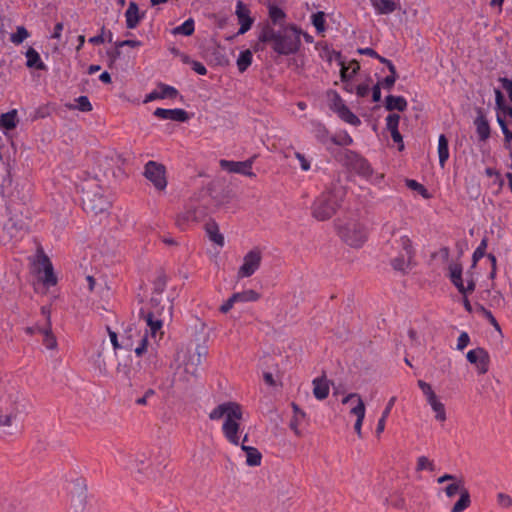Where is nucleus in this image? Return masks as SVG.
Masks as SVG:
<instances>
[{
    "instance_id": "1",
    "label": "nucleus",
    "mask_w": 512,
    "mask_h": 512,
    "mask_svg": "<svg viewBox=\"0 0 512 512\" xmlns=\"http://www.w3.org/2000/svg\"><path fill=\"white\" fill-rule=\"evenodd\" d=\"M257 39L256 50H259L260 45L263 44L269 45L278 55H292L297 53L301 47V29L293 24L276 29L270 23H265L261 27Z\"/></svg>"
},
{
    "instance_id": "2",
    "label": "nucleus",
    "mask_w": 512,
    "mask_h": 512,
    "mask_svg": "<svg viewBox=\"0 0 512 512\" xmlns=\"http://www.w3.org/2000/svg\"><path fill=\"white\" fill-rule=\"evenodd\" d=\"M122 346L126 350H133L136 357L144 360V370L151 372L157 366V357L154 347L149 343L148 331L142 333L135 323H131L121 335Z\"/></svg>"
},
{
    "instance_id": "3",
    "label": "nucleus",
    "mask_w": 512,
    "mask_h": 512,
    "mask_svg": "<svg viewBox=\"0 0 512 512\" xmlns=\"http://www.w3.org/2000/svg\"><path fill=\"white\" fill-rule=\"evenodd\" d=\"M161 304V299L157 296H152L150 300L151 309L147 312L141 309L139 312V321L145 324V331H148V337L157 342L163 336V322L164 319L171 316L172 306L169 302L165 305Z\"/></svg>"
},
{
    "instance_id": "4",
    "label": "nucleus",
    "mask_w": 512,
    "mask_h": 512,
    "mask_svg": "<svg viewBox=\"0 0 512 512\" xmlns=\"http://www.w3.org/2000/svg\"><path fill=\"white\" fill-rule=\"evenodd\" d=\"M167 461V452L160 447H154L136 454L135 467L139 474L156 480L161 474V468L167 466Z\"/></svg>"
},
{
    "instance_id": "5",
    "label": "nucleus",
    "mask_w": 512,
    "mask_h": 512,
    "mask_svg": "<svg viewBox=\"0 0 512 512\" xmlns=\"http://www.w3.org/2000/svg\"><path fill=\"white\" fill-rule=\"evenodd\" d=\"M344 192L341 187H329L314 200L312 216L318 221L330 219L340 207Z\"/></svg>"
},
{
    "instance_id": "6",
    "label": "nucleus",
    "mask_w": 512,
    "mask_h": 512,
    "mask_svg": "<svg viewBox=\"0 0 512 512\" xmlns=\"http://www.w3.org/2000/svg\"><path fill=\"white\" fill-rule=\"evenodd\" d=\"M84 210L92 215L107 213L112 202L105 191L96 183H86L82 188Z\"/></svg>"
},
{
    "instance_id": "7",
    "label": "nucleus",
    "mask_w": 512,
    "mask_h": 512,
    "mask_svg": "<svg viewBox=\"0 0 512 512\" xmlns=\"http://www.w3.org/2000/svg\"><path fill=\"white\" fill-rule=\"evenodd\" d=\"M7 220L3 224L4 232L11 240L22 239L29 230L28 216L25 215L28 211L18 209L16 206H6L5 208Z\"/></svg>"
},
{
    "instance_id": "8",
    "label": "nucleus",
    "mask_w": 512,
    "mask_h": 512,
    "mask_svg": "<svg viewBox=\"0 0 512 512\" xmlns=\"http://www.w3.org/2000/svg\"><path fill=\"white\" fill-rule=\"evenodd\" d=\"M338 235L348 246L360 248L367 241L368 229L358 220H349L338 226Z\"/></svg>"
},
{
    "instance_id": "9",
    "label": "nucleus",
    "mask_w": 512,
    "mask_h": 512,
    "mask_svg": "<svg viewBox=\"0 0 512 512\" xmlns=\"http://www.w3.org/2000/svg\"><path fill=\"white\" fill-rule=\"evenodd\" d=\"M244 420L241 405L236 402H226V439L234 444H239L238 433L241 430V423Z\"/></svg>"
},
{
    "instance_id": "10",
    "label": "nucleus",
    "mask_w": 512,
    "mask_h": 512,
    "mask_svg": "<svg viewBox=\"0 0 512 512\" xmlns=\"http://www.w3.org/2000/svg\"><path fill=\"white\" fill-rule=\"evenodd\" d=\"M207 355L205 346L197 345L194 349L182 350L177 353L176 361L183 366L186 374L197 376L202 359Z\"/></svg>"
},
{
    "instance_id": "11",
    "label": "nucleus",
    "mask_w": 512,
    "mask_h": 512,
    "mask_svg": "<svg viewBox=\"0 0 512 512\" xmlns=\"http://www.w3.org/2000/svg\"><path fill=\"white\" fill-rule=\"evenodd\" d=\"M204 230L209 241H211L215 245L213 248L208 249L207 253L210 259L219 267V248H221L224 245V236L220 232L219 224L213 219H209L205 223Z\"/></svg>"
},
{
    "instance_id": "12",
    "label": "nucleus",
    "mask_w": 512,
    "mask_h": 512,
    "mask_svg": "<svg viewBox=\"0 0 512 512\" xmlns=\"http://www.w3.org/2000/svg\"><path fill=\"white\" fill-rule=\"evenodd\" d=\"M2 193L8 197L6 206L14 205L18 207V209L28 211L27 204L31 198L29 184L25 183L21 186L17 184L12 191H9L6 185H2Z\"/></svg>"
},
{
    "instance_id": "13",
    "label": "nucleus",
    "mask_w": 512,
    "mask_h": 512,
    "mask_svg": "<svg viewBox=\"0 0 512 512\" xmlns=\"http://www.w3.org/2000/svg\"><path fill=\"white\" fill-rule=\"evenodd\" d=\"M417 385L421 389L427 403L430 405L432 411L434 412L435 419L439 422H445L447 419L445 405L440 401L432 389V386L423 380H418Z\"/></svg>"
},
{
    "instance_id": "14",
    "label": "nucleus",
    "mask_w": 512,
    "mask_h": 512,
    "mask_svg": "<svg viewBox=\"0 0 512 512\" xmlns=\"http://www.w3.org/2000/svg\"><path fill=\"white\" fill-rule=\"evenodd\" d=\"M262 262V252L258 248H253L247 252L241 266L237 271V279L251 277L259 268Z\"/></svg>"
},
{
    "instance_id": "15",
    "label": "nucleus",
    "mask_w": 512,
    "mask_h": 512,
    "mask_svg": "<svg viewBox=\"0 0 512 512\" xmlns=\"http://www.w3.org/2000/svg\"><path fill=\"white\" fill-rule=\"evenodd\" d=\"M144 176L159 190H165L167 186L166 167L155 161H148L144 167Z\"/></svg>"
},
{
    "instance_id": "16",
    "label": "nucleus",
    "mask_w": 512,
    "mask_h": 512,
    "mask_svg": "<svg viewBox=\"0 0 512 512\" xmlns=\"http://www.w3.org/2000/svg\"><path fill=\"white\" fill-rule=\"evenodd\" d=\"M354 401L355 405H353L350 409V414L356 416V422L354 424V430L357 433L358 437H362V425L365 418L366 407L358 393H349L342 399V404H348Z\"/></svg>"
},
{
    "instance_id": "17",
    "label": "nucleus",
    "mask_w": 512,
    "mask_h": 512,
    "mask_svg": "<svg viewBox=\"0 0 512 512\" xmlns=\"http://www.w3.org/2000/svg\"><path fill=\"white\" fill-rule=\"evenodd\" d=\"M205 209L200 206H190L178 215L176 224L181 229H186L190 224L198 223L204 219Z\"/></svg>"
},
{
    "instance_id": "18",
    "label": "nucleus",
    "mask_w": 512,
    "mask_h": 512,
    "mask_svg": "<svg viewBox=\"0 0 512 512\" xmlns=\"http://www.w3.org/2000/svg\"><path fill=\"white\" fill-rule=\"evenodd\" d=\"M37 264L39 265V269L42 268L43 270V276L41 277L43 284L47 287L56 285L57 277L54 274L52 263L41 248L37 250ZM40 272L39 270V273Z\"/></svg>"
},
{
    "instance_id": "19",
    "label": "nucleus",
    "mask_w": 512,
    "mask_h": 512,
    "mask_svg": "<svg viewBox=\"0 0 512 512\" xmlns=\"http://www.w3.org/2000/svg\"><path fill=\"white\" fill-rule=\"evenodd\" d=\"M317 49H321L319 55L321 58L325 59L328 62L337 61L340 69V76L342 82H345L348 78V68L346 67V63L342 59V54L339 51H335L331 49L327 44L318 43L316 45Z\"/></svg>"
},
{
    "instance_id": "20",
    "label": "nucleus",
    "mask_w": 512,
    "mask_h": 512,
    "mask_svg": "<svg viewBox=\"0 0 512 512\" xmlns=\"http://www.w3.org/2000/svg\"><path fill=\"white\" fill-rule=\"evenodd\" d=\"M467 360L474 364L479 374H485L489 370V354L483 348H476L468 351Z\"/></svg>"
},
{
    "instance_id": "21",
    "label": "nucleus",
    "mask_w": 512,
    "mask_h": 512,
    "mask_svg": "<svg viewBox=\"0 0 512 512\" xmlns=\"http://www.w3.org/2000/svg\"><path fill=\"white\" fill-rule=\"evenodd\" d=\"M256 155L245 161H227L226 160V172L237 173L247 177H255L252 166L256 159Z\"/></svg>"
},
{
    "instance_id": "22",
    "label": "nucleus",
    "mask_w": 512,
    "mask_h": 512,
    "mask_svg": "<svg viewBox=\"0 0 512 512\" xmlns=\"http://www.w3.org/2000/svg\"><path fill=\"white\" fill-rule=\"evenodd\" d=\"M235 14L238 19V23L240 28L237 32V35L245 34L254 23V19L250 16V10L247 5H245L242 1H238L236 4Z\"/></svg>"
},
{
    "instance_id": "23",
    "label": "nucleus",
    "mask_w": 512,
    "mask_h": 512,
    "mask_svg": "<svg viewBox=\"0 0 512 512\" xmlns=\"http://www.w3.org/2000/svg\"><path fill=\"white\" fill-rule=\"evenodd\" d=\"M261 298L260 293L253 289L243 290L234 293L229 299L226 300V313L238 303L256 302Z\"/></svg>"
},
{
    "instance_id": "24",
    "label": "nucleus",
    "mask_w": 512,
    "mask_h": 512,
    "mask_svg": "<svg viewBox=\"0 0 512 512\" xmlns=\"http://www.w3.org/2000/svg\"><path fill=\"white\" fill-rule=\"evenodd\" d=\"M154 116L163 120H172L177 122H186L189 119L188 113L184 109H164L157 108L154 111Z\"/></svg>"
},
{
    "instance_id": "25",
    "label": "nucleus",
    "mask_w": 512,
    "mask_h": 512,
    "mask_svg": "<svg viewBox=\"0 0 512 512\" xmlns=\"http://www.w3.org/2000/svg\"><path fill=\"white\" fill-rule=\"evenodd\" d=\"M113 170V159L109 157H101L98 158L96 162V167L94 168V176L96 179L100 180L102 178H108L109 176H114Z\"/></svg>"
},
{
    "instance_id": "26",
    "label": "nucleus",
    "mask_w": 512,
    "mask_h": 512,
    "mask_svg": "<svg viewBox=\"0 0 512 512\" xmlns=\"http://www.w3.org/2000/svg\"><path fill=\"white\" fill-rule=\"evenodd\" d=\"M377 15H388L400 7L399 0H369Z\"/></svg>"
},
{
    "instance_id": "27",
    "label": "nucleus",
    "mask_w": 512,
    "mask_h": 512,
    "mask_svg": "<svg viewBox=\"0 0 512 512\" xmlns=\"http://www.w3.org/2000/svg\"><path fill=\"white\" fill-rule=\"evenodd\" d=\"M247 439H248V435L245 434L243 441H242V445H241V449L245 453L246 464L248 466H252V467L259 466L261 464L262 455L258 451L257 448L251 447V446H246L244 444L247 441Z\"/></svg>"
},
{
    "instance_id": "28",
    "label": "nucleus",
    "mask_w": 512,
    "mask_h": 512,
    "mask_svg": "<svg viewBox=\"0 0 512 512\" xmlns=\"http://www.w3.org/2000/svg\"><path fill=\"white\" fill-rule=\"evenodd\" d=\"M313 395L317 400H324L328 397L330 386L326 377H318L312 381Z\"/></svg>"
},
{
    "instance_id": "29",
    "label": "nucleus",
    "mask_w": 512,
    "mask_h": 512,
    "mask_svg": "<svg viewBox=\"0 0 512 512\" xmlns=\"http://www.w3.org/2000/svg\"><path fill=\"white\" fill-rule=\"evenodd\" d=\"M142 17L143 14H140L137 3L130 2L125 12L126 27L128 29L136 28Z\"/></svg>"
},
{
    "instance_id": "30",
    "label": "nucleus",
    "mask_w": 512,
    "mask_h": 512,
    "mask_svg": "<svg viewBox=\"0 0 512 512\" xmlns=\"http://www.w3.org/2000/svg\"><path fill=\"white\" fill-rule=\"evenodd\" d=\"M449 276L451 282L460 293L465 294V286L462 280V267L460 264L452 263L449 265Z\"/></svg>"
},
{
    "instance_id": "31",
    "label": "nucleus",
    "mask_w": 512,
    "mask_h": 512,
    "mask_svg": "<svg viewBox=\"0 0 512 512\" xmlns=\"http://www.w3.org/2000/svg\"><path fill=\"white\" fill-rule=\"evenodd\" d=\"M27 58L26 66L37 70H47V66L41 60L39 53L33 48L29 47L25 53Z\"/></svg>"
},
{
    "instance_id": "32",
    "label": "nucleus",
    "mask_w": 512,
    "mask_h": 512,
    "mask_svg": "<svg viewBox=\"0 0 512 512\" xmlns=\"http://www.w3.org/2000/svg\"><path fill=\"white\" fill-rule=\"evenodd\" d=\"M408 103L403 96L388 95L385 100V108L388 111L397 110L403 112L407 109Z\"/></svg>"
},
{
    "instance_id": "33",
    "label": "nucleus",
    "mask_w": 512,
    "mask_h": 512,
    "mask_svg": "<svg viewBox=\"0 0 512 512\" xmlns=\"http://www.w3.org/2000/svg\"><path fill=\"white\" fill-rule=\"evenodd\" d=\"M438 156H439V165L444 168L447 160L449 159V146L448 139L444 134H441L438 138Z\"/></svg>"
},
{
    "instance_id": "34",
    "label": "nucleus",
    "mask_w": 512,
    "mask_h": 512,
    "mask_svg": "<svg viewBox=\"0 0 512 512\" xmlns=\"http://www.w3.org/2000/svg\"><path fill=\"white\" fill-rule=\"evenodd\" d=\"M475 125L479 139L482 141L487 140L490 137V126L487 119L480 115L476 118Z\"/></svg>"
},
{
    "instance_id": "35",
    "label": "nucleus",
    "mask_w": 512,
    "mask_h": 512,
    "mask_svg": "<svg viewBox=\"0 0 512 512\" xmlns=\"http://www.w3.org/2000/svg\"><path fill=\"white\" fill-rule=\"evenodd\" d=\"M353 169L363 177H369L372 174V168L368 161L360 156H355Z\"/></svg>"
},
{
    "instance_id": "36",
    "label": "nucleus",
    "mask_w": 512,
    "mask_h": 512,
    "mask_svg": "<svg viewBox=\"0 0 512 512\" xmlns=\"http://www.w3.org/2000/svg\"><path fill=\"white\" fill-rule=\"evenodd\" d=\"M206 58L208 61L214 65L221 66L224 61V54L222 53V48L220 46H210L206 50Z\"/></svg>"
},
{
    "instance_id": "37",
    "label": "nucleus",
    "mask_w": 512,
    "mask_h": 512,
    "mask_svg": "<svg viewBox=\"0 0 512 512\" xmlns=\"http://www.w3.org/2000/svg\"><path fill=\"white\" fill-rule=\"evenodd\" d=\"M395 402H396V397L395 396L391 397L388 400L387 405H386L384 411L382 412L381 418L378 420V424H377V427H376V434L377 435H380L384 431L386 419L388 418V416H389L393 406L395 405Z\"/></svg>"
},
{
    "instance_id": "38",
    "label": "nucleus",
    "mask_w": 512,
    "mask_h": 512,
    "mask_svg": "<svg viewBox=\"0 0 512 512\" xmlns=\"http://www.w3.org/2000/svg\"><path fill=\"white\" fill-rule=\"evenodd\" d=\"M17 111L11 110L7 113H3L0 117V127L7 130L14 129L17 125Z\"/></svg>"
},
{
    "instance_id": "39",
    "label": "nucleus",
    "mask_w": 512,
    "mask_h": 512,
    "mask_svg": "<svg viewBox=\"0 0 512 512\" xmlns=\"http://www.w3.org/2000/svg\"><path fill=\"white\" fill-rule=\"evenodd\" d=\"M471 504L470 494L467 489H462L460 498L454 504L451 509V512H463L466 510Z\"/></svg>"
},
{
    "instance_id": "40",
    "label": "nucleus",
    "mask_w": 512,
    "mask_h": 512,
    "mask_svg": "<svg viewBox=\"0 0 512 512\" xmlns=\"http://www.w3.org/2000/svg\"><path fill=\"white\" fill-rule=\"evenodd\" d=\"M338 116L346 123L359 126L361 124V120L356 116L347 106L341 107V111L337 113Z\"/></svg>"
},
{
    "instance_id": "41",
    "label": "nucleus",
    "mask_w": 512,
    "mask_h": 512,
    "mask_svg": "<svg viewBox=\"0 0 512 512\" xmlns=\"http://www.w3.org/2000/svg\"><path fill=\"white\" fill-rule=\"evenodd\" d=\"M38 332L43 334V343L46 346L47 349H56L57 347V340L56 337L53 335L51 327H44L39 328Z\"/></svg>"
},
{
    "instance_id": "42",
    "label": "nucleus",
    "mask_w": 512,
    "mask_h": 512,
    "mask_svg": "<svg viewBox=\"0 0 512 512\" xmlns=\"http://www.w3.org/2000/svg\"><path fill=\"white\" fill-rule=\"evenodd\" d=\"M252 58H253V55L250 50H244V51L240 52V54L237 58V67L241 73L246 71L247 68L251 65Z\"/></svg>"
},
{
    "instance_id": "43",
    "label": "nucleus",
    "mask_w": 512,
    "mask_h": 512,
    "mask_svg": "<svg viewBox=\"0 0 512 512\" xmlns=\"http://www.w3.org/2000/svg\"><path fill=\"white\" fill-rule=\"evenodd\" d=\"M194 20L187 19L182 25L173 28L172 34L190 36L194 33Z\"/></svg>"
},
{
    "instance_id": "44",
    "label": "nucleus",
    "mask_w": 512,
    "mask_h": 512,
    "mask_svg": "<svg viewBox=\"0 0 512 512\" xmlns=\"http://www.w3.org/2000/svg\"><path fill=\"white\" fill-rule=\"evenodd\" d=\"M116 373L120 377L131 381L136 377L137 371L134 367H128L126 364L118 363Z\"/></svg>"
},
{
    "instance_id": "45",
    "label": "nucleus",
    "mask_w": 512,
    "mask_h": 512,
    "mask_svg": "<svg viewBox=\"0 0 512 512\" xmlns=\"http://www.w3.org/2000/svg\"><path fill=\"white\" fill-rule=\"evenodd\" d=\"M294 416L290 422V428L297 434L300 435L298 426L300 422L304 419L305 413L299 409V407L293 404Z\"/></svg>"
},
{
    "instance_id": "46",
    "label": "nucleus",
    "mask_w": 512,
    "mask_h": 512,
    "mask_svg": "<svg viewBox=\"0 0 512 512\" xmlns=\"http://www.w3.org/2000/svg\"><path fill=\"white\" fill-rule=\"evenodd\" d=\"M312 24L317 30L318 33H324L325 32V14L324 12H317L314 13L311 17Z\"/></svg>"
},
{
    "instance_id": "47",
    "label": "nucleus",
    "mask_w": 512,
    "mask_h": 512,
    "mask_svg": "<svg viewBox=\"0 0 512 512\" xmlns=\"http://www.w3.org/2000/svg\"><path fill=\"white\" fill-rule=\"evenodd\" d=\"M29 37V32L24 26H18L16 33L11 34L10 41L16 45L21 44Z\"/></svg>"
},
{
    "instance_id": "48",
    "label": "nucleus",
    "mask_w": 512,
    "mask_h": 512,
    "mask_svg": "<svg viewBox=\"0 0 512 512\" xmlns=\"http://www.w3.org/2000/svg\"><path fill=\"white\" fill-rule=\"evenodd\" d=\"M487 246H488V240H487V238H483L481 240L479 246L473 252V255H472L473 265H476L477 262L485 256Z\"/></svg>"
},
{
    "instance_id": "49",
    "label": "nucleus",
    "mask_w": 512,
    "mask_h": 512,
    "mask_svg": "<svg viewBox=\"0 0 512 512\" xmlns=\"http://www.w3.org/2000/svg\"><path fill=\"white\" fill-rule=\"evenodd\" d=\"M330 95H331L330 108L335 113H339L341 111V107H345L346 104L344 103L343 99L336 91H331Z\"/></svg>"
},
{
    "instance_id": "50",
    "label": "nucleus",
    "mask_w": 512,
    "mask_h": 512,
    "mask_svg": "<svg viewBox=\"0 0 512 512\" xmlns=\"http://www.w3.org/2000/svg\"><path fill=\"white\" fill-rule=\"evenodd\" d=\"M411 259H409L405 254H400L398 257L394 258L391 261V265L395 270L398 271H405V269L408 267V264Z\"/></svg>"
},
{
    "instance_id": "51",
    "label": "nucleus",
    "mask_w": 512,
    "mask_h": 512,
    "mask_svg": "<svg viewBox=\"0 0 512 512\" xmlns=\"http://www.w3.org/2000/svg\"><path fill=\"white\" fill-rule=\"evenodd\" d=\"M436 466L433 461L429 460L426 456H420L417 459L416 470L417 471H435Z\"/></svg>"
},
{
    "instance_id": "52",
    "label": "nucleus",
    "mask_w": 512,
    "mask_h": 512,
    "mask_svg": "<svg viewBox=\"0 0 512 512\" xmlns=\"http://www.w3.org/2000/svg\"><path fill=\"white\" fill-rule=\"evenodd\" d=\"M285 13L284 11L277 7V6H270L269 7V18L272 21L273 24H277L285 19Z\"/></svg>"
},
{
    "instance_id": "53",
    "label": "nucleus",
    "mask_w": 512,
    "mask_h": 512,
    "mask_svg": "<svg viewBox=\"0 0 512 512\" xmlns=\"http://www.w3.org/2000/svg\"><path fill=\"white\" fill-rule=\"evenodd\" d=\"M462 489H465L462 485V482L460 480H456L445 488V493L448 498L454 497L457 493L461 495Z\"/></svg>"
},
{
    "instance_id": "54",
    "label": "nucleus",
    "mask_w": 512,
    "mask_h": 512,
    "mask_svg": "<svg viewBox=\"0 0 512 512\" xmlns=\"http://www.w3.org/2000/svg\"><path fill=\"white\" fill-rule=\"evenodd\" d=\"M158 88L160 89L159 96L161 97V99H164V98H175L178 95V91L174 87H172V86L160 83L158 85Z\"/></svg>"
},
{
    "instance_id": "55",
    "label": "nucleus",
    "mask_w": 512,
    "mask_h": 512,
    "mask_svg": "<svg viewBox=\"0 0 512 512\" xmlns=\"http://www.w3.org/2000/svg\"><path fill=\"white\" fill-rule=\"evenodd\" d=\"M312 125L316 138L321 142H325L328 138V130L326 127L320 122H312Z\"/></svg>"
},
{
    "instance_id": "56",
    "label": "nucleus",
    "mask_w": 512,
    "mask_h": 512,
    "mask_svg": "<svg viewBox=\"0 0 512 512\" xmlns=\"http://www.w3.org/2000/svg\"><path fill=\"white\" fill-rule=\"evenodd\" d=\"M495 98L497 107L504 113L512 117V107L505 105L504 97L500 90H495Z\"/></svg>"
},
{
    "instance_id": "57",
    "label": "nucleus",
    "mask_w": 512,
    "mask_h": 512,
    "mask_svg": "<svg viewBox=\"0 0 512 512\" xmlns=\"http://www.w3.org/2000/svg\"><path fill=\"white\" fill-rule=\"evenodd\" d=\"M400 122V116L396 113H391L386 117V128L388 131L397 130Z\"/></svg>"
},
{
    "instance_id": "58",
    "label": "nucleus",
    "mask_w": 512,
    "mask_h": 512,
    "mask_svg": "<svg viewBox=\"0 0 512 512\" xmlns=\"http://www.w3.org/2000/svg\"><path fill=\"white\" fill-rule=\"evenodd\" d=\"M400 243H401V246L403 249L402 254H405L409 259H411L413 256V250H412L411 240L409 239V237L402 236L400 238Z\"/></svg>"
},
{
    "instance_id": "59",
    "label": "nucleus",
    "mask_w": 512,
    "mask_h": 512,
    "mask_svg": "<svg viewBox=\"0 0 512 512\" xmlns=\"http://www.w3.org/2000/svg\"><path fill=\"white\" fill-rule=\"evenodd\" d=\"M77 109L83 112H88L92 110V105L87 96H79L76 99Z\"/></svg>"
},
{
    "instance_id": "60",
    "label": "nucleus",
    "mask_w": 512,
    "mask_h": 512,
    "mask_svg": "<svg viewBox=\"0 0 512 512\" xmlns=\"http://www.w3.org/2000/svg\"><path fill=\"white\" fill-rule=\"evenodd\" d=\"M497 122L504 134L505 140L510 142L512 140V132L508 129L504 118L500 114H497Z\"/></svg>"
},
{
    "instance_id": "61",
    "label": "nucleus",
    "mask_w": 512,
    "mask_h": 512,
    "mask_svg": "<svg viewBox=\"0 0 512 512\" xmlns=\"http://www.w3.org/2000/svg\"><path fill=\"white\" fill-rule=\"evenodd\" d=\"M497 504L503 508H510L512 506V497L502 492L498 493Z\"/></svg>"
},
{
    "instance_id": "62",
    "label": "nucleus",
    "mask_w": 512,
    "mask_h": 512,
    "mask_svg": "<svg viewBox=\"0 0 512 512\" xmlns=\"http://www.w3.org/2000/svg\"><path fill=\"white\" fill-rule=\"evenodd\" d=\"M209 419L212 421L220 420L224 417V403L219 404L209 413Z\"/></svg>"
},
{
    "instance_id": "63",
    "label": "nucleus",
    "mask_w": 512,
    "mask_h": 512,
    "mask_svg": "<svg viewBox=\"0 0 512 512\" xmlns=\"http://www.w3.org/2000/svg\"><path fill=\"white\" fill-rule=\"evenodd\" d=\"M396 80H397V75H390L389 74L388 76L383 78L382 81H380L379 83H380V86L382 88L390 91L393 88Z\"/></svg>"
},
{
    "instance_id": "64",
    "label": "nucleus",
    "mask_w": 512,
    "mask_h": 512,
    "mask_svg": "<svg viewBox=\"0 0 512 512\" xmlns=\"http://www.w3.org/2000/svg\"><path fill=\"white\" fill-rule=\"evenodd\" d=\"M499 82L502 85V88L508 93L509 99L512 102V80L501 77L499 78Z\"/></svg>"
}]
</instances>
